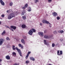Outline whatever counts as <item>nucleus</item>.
Returning a JSON list of instances; mask_svg holds the SVG:
<instances>
[{"label": "nucleus", "instance_id": "1", "mask_svg": "<svg viewBox=\"0 0 65 65\" xmlns=\"http://www.w3.org/2000/svg\"><path fill=\"white\" fill-rule=\"evenodd\" d=\"M19 13L18 12H14L13 13H11L9 15L8 17V19L9 20L11 19V18H13V17H15V16L16 15H17Z\"/></svg>", "mask_w": 65, "mask_h": 65}, {"label": "nucleus", "instance_id": "2", "mask_svg": "<svg viewBox=\"0 0 65 65\" xmlns=\"http://www.w3.org/2000/svg\"><path fill=\"white\" fill-rule=\"evenodd\" d=\"M12 48L13 50H17L20 55L22 56V52L21 51V50L20 49L18 48V47H16L15 48V46L13 45L12 46Z\"/></svg>", "mask_w": 65, "mask_h": 65}, {"label": "nucleus", "instance_id": "3", "mask_svg": "<svg viewBox=\"0 0 65 65\" xmlns=\"http://www.w3.org/2000/svg\"><path fill=\"white\" fill-rule=\"evenodd\" d=\"M53 35H51L48 36V35H45L44 36V38L46 39H49L53 37Z\"/></svg>", "mask_w": 65, "mask_h": 65}, {"label": "nucleus", "instance_id": "4", "mask_svg": "<svg viewBox=\"0 0 65 65\" xmlns=\"http://www.w3.org/2000/svg\"><path fill=\"white\" fill-rule=\"evenodd\" d=\"M4 41V40L3 39H0V45H2L3 42Z\"/></svg>", "mask_w": 65, "mask_h": 65}, {"label": "nucleus", "instance_id": "5", "mask_svg": "<svg viewBox=\"0 0 65 65\" xmlns=\"http://www.w3.org/2000/svg\"><path fill=\"white\" fill-rule=\"evenodd\" d=\"M33 33V31H32L31 29L30 30L29 32V34L30 35H32Z\"/></svg>", "mask_w": 65, "mask_h": 65}, {"label": "nucleus", "instance_id": "6", "mask_svg": "<svg viewBox=\"0 0 65 65\" xmlns=\"http://www.w3.org/2000/svg\"><path fill=\"white\" fill-rule=\"evenodd\" d=\"M42 22L43 23H45V24H48L49 23L48 21H47L46 20H43Z\"/></svg>", "mask_w": 65, "mask_h": 65}, {"label": "nucleus", "instance_id": "7", "mask_svg": "<svg viewBox=\"0 0 65 65\" xmlns=\"http://www.w3.org/2000/svg\"><path fill=\"white\" fill-rule=\"evenodd\" d=\"M0 2L2 5H3V6H4L5 5V3H4V2L3 1V0H0Z\"/></svg>", "mask_w": 65, "mask_h": 65}, {"label": "nucleus", "instance_id": "8", "mask_svg": "<svg viewBox=\"0 0 65 65\" xmlns=\"http://www.w3.org/2000/svg\"><path fill=\"white\" fill-rule=\"evenodd\" d=\"M44 44H45V45H46L48 46H49V44H48V43H46V41L45 40H44Z\"/></svg>", "mask_w": 65, "mask_h": 65}, {"label": "nucleus", "instance_id": "9", "mask_svg": "<svg viewBox=\"0 0 65 65\" xmlns=\"http://www.w3.org/2000/svg\"><path fill=\"white\" fill-rule=\"evenodd\" d=\"M38 34L39 35H40L41 36H43L44 35L43 33L42 32H39L38 33Z\"/></svg>", "mask_w": 65, "mask_h": 65}, {"label": "nucleus", "instance_id": "10", "mask_svg": "<svg viewBox=\"0 0 65 65\" xmlns=\"http://www.w3.org/2000/svg\"><path fill=\"white\" fill-rule=\"evenodd\" d=\"M21 41L23 44H25L26 43V42H25V40H24V39H22L21 40Z\"/></svg>", "mask_w": 65, "mask_h": 65}, {"label": "nucleus", "instance_id": "11", "mask_svg": "<svg viewBox=\"0 0 65 65\" xmlns=\"http://www.w3.org/2000/svg\"><path fill=\"white\" fill-rule=\"evenodd\" d=\"M10 27L12 29H13L14 30H15L17 27L14 26H10Z\"/></svg>", "mask_w": 65, "mask_h": 65}, {"label": "nucleus", "instance_id": "12", "mask_svg": "<svg viewBox=\"0 0 65 65\" xmlns=\"http://www.w3.org/2000/svg\"><path fill=\"white\" fill-rule=\"evenodd\" d=\"M52 14L54 17H56V16L57 15V13L55 12L53 13Z\"/></svg>", "mask_w": 65, "mask_h": 65}, {"label": "nucleus", "instance_id": "13", "mask_svg": "<svg viewBox=\"0 0 65 65\" xmlns=\"http://www.w3.org/2000/svg\"><path fill=\"white\" fill-rule=\"evenodd\" d=\"M6 58L7 60H10V57L9 56H6Z\"/></svg>", "mask_w": 65, "mask_h": 65}, {"label": "nucleus", "instance_id": "14", "mask_svg": "<svg viewBox=\"0 0 65 65\" xmlns=\"http://www.w3.org/2000/svg\"><path fill=\"white\" fill-rule=\"evenodd\" d=\"M19 46V47H20L21 48H24V47L23 45H22L21 44H18Z\"/></svg>", "mask_w": 65, "mask_h": 65}, {"label": "nucleus", "instance_id": "15", "mask_svg": "<svg viewBox=\"0 0 65 65\" xmlns=\"http://www.w3.org/2000/svg\"><path fill=\"white\" fill-rule=\"evenodd\" d=\"M22 28H25L26 27V25L25 24H23L22 25Z\"/></svg>", "mask_w": 65, "mask_h": 65}, {"label": "nucleus", "instance_id": "16", "mask_svg": "<svg viewBox=\"0 0 65 65\" xmlns=\"http://www.w3.org/2000/svg\"><path fill=\"white\" fill-rule=\"evenodd\" d=\"M25 13L26 11H23L22 12V13H21V15H24V14H25Z\"/></svg>", "mask_w": 65, "mask_h": 65}, {"label": "nucleus", "instance_id": "17", "mask_svg": "<svg viewBox=\"0 0 65 65\" xmlns=\"http://www.w3.org/2000/svg\"><path fill=\"white\" fill-rule=\"evenodd\" d=\"M30 59L32 60V61H35V59L33 57H30Z\"/></svg>", "mask_w": 65, "mask_h": 65}, {"label": "nucleus", "instance_id": "18", "mask_svg": "<svg viewBox=\"0 0 65 65\" xmlns=\"http://www.w3.org/2000/svg\"><path fill=\"white\" fill-rule=\"evenodd\" d=\"M12 54L13 55V56H14V57H15L16 56V53L15 52H13L12 53Z\"/></svg>", "mask_w": 65, "mask_h": 65}, {"label": "nucleus", "instance_id": "19", "mask_svg": "<svg viewBox=\"0 0 65 65\" xmlns=\"http://www.w3.org/2000/svg\"><path fill=\"white\" fill-rule=\"evenodd\" d=\"M6 32L5 30H4L3 32L2 33V35H4L5 34Z\"/></svg>", "mask_w": 65, "mask_h": 65}, {"label": "nucleus", "instance_id": "20", "mask_svg": "<svg viewBox=\"0 0 65 65\" xmlns=\"http://www.w3.org/2000/svg\"><path fill=\"white\" fill-rule=\"evenodd\" d=\"M12 5H13V3L12 2H10L9 4V6H12Z\"/></svg>", "mask_w": 65, "mask_h": 65}, {"label": "nucleus", "instance_id": "21", "mask_svg": "<svg viewBox=\"0 0 65 65\" xmlns=\"http://www.w3.org/2000/svg\"><path fill=\"white\" fill-rule=\"evenodd\" d=\"M58 33H64V31L63 30H61V31H58Z\"/></svg>", "mask_w": 65, "mask_h": 65}, {"label": "nucleus", "instance_id": "22", "mask_svg": "<svg viewBox=\"0 0 65 65\" xmlns=\"http://www.w3.org/2000/svg\"><path fill=\"white\" fill-rule=\"evenodd\" d=\"M28 11L29 12L31 11V8L29 7L28 8Z\"/></svg>", "mask_w": 65, "mask_h": 65}, {"label": "nucleus", "instance_id": "23", "mask_svg": "<svg viewBox=\"0 0 65 65\" xmlns=\"http://www.w3.org/2000/svg\"><path fill=\"white\" fill-rule=\"evenodd\" d=\"M22 18L24 20H26V16H23Z\"/></svg>", "mask_w": 65, "mask_h": 65}, {"label": "nucleus", "instance_id": "24", "mask_svg": "<svg viewBox=\"0 0 65 65\" xmlns=\"http://www.w3.org/2000/svg\"><path fill=\"white\" fill-rule=\"evenodd\" d=\"M37 2H39V1H38V0H35V3L36 4Z\"/></svg>", "mask_w": 65, "mask_h": 65}, {"label": "nucleus", "instance_id": "25", "mask_svg": "<svg viewBox=\"0 0 65 65\" xmlns=\"http://www.w3.org/2000/svg\"><path fill=\"white\" fill-rule=\"evenodd\" d=\"M24 7H25V8H27L28 7V4H26L24 6Z\"/></svg>", "mask_w": 65, "mask_h": 65}, {"label": "nucleus", "instance_id": "26", "mask_svg": "<svg viewBox=\"0 0 65 65\" xmlns=\"http://www.w3.org/2000/svg\"><path fill=\"white\" fill-rule=\"evenodd\" d=\"M31 30H32V31H33V32H36V30H35V29H31Z\"/></svg>", "mask_w": 65, "mask_h": 65}, {"label": "nucleus", "instance_id": "27", "mask_svg": "<svg viewBox=\"0 0 65 65\" xmlns=\"http://www.w3.org/2000/svg\"><path fill=\"white\" fill-rule=\"evenodd\" d=\"M53 32L54 34H57V31L56 30L53 31Z\"/></svg>", "mask_w": 65, "mask_h": 65}, {"label": "nucleus", "instance_id": "28", "mask_svg": "<svg viewBox=\"0 0 65 65\" xmlns=\"http://www.w3.org/2000/svg\"><path fill=\"white\" fill-rule=\"evenodd\" d=\"M60 52V51H59V50L58 51H57V55H59V56H60V54H59V53H60V52Z\"/></svg>", "mask_w": 65, "mask_h": 65}, {"label": "nucleus", "instance_id": "29", "mask_svg": "<svg viewBox=\"0 0 65 65\" xmlns=\"http://www.w3.org/2000/svg\"><path fill=\"white\" fill-rule=\"evenodd\" d=\"M28 57H29V54H27V55L26 56V59H27L28 58Z\"/></svg>", "mask_w": 65, "mask_h": 65}, {"label": "nucleus", "instance_id": "30", "mask_svg": "<svg viewBox=\"0 0 65 65\" xmlns=\"http://www.w3.org/2000/svg\"><path fill=\"white\" fill-rule=\"evenodd\" d=\"M6 40H10V39H9V38L8 37H7L6 38Z\"/></svg>", "mask_w": 65, "mask_h": 65}, {"label": "nucleus", "instance_id": "31", "mask_svg": "<svg viewBox=\"0 0 65 65\" xmlns=\"http://www.w3.org/2000/svg\"><path fill=\"white\" fill-rule=\"evenodd\" d=\"M55 44L54 43H53L52 44V47H54L55 46Z\"/></svg>", "mask_w": 65, "mask_h": 65}, {"label": "nucleus", "instance_id": "32", "mask_svg": "<svg viewBox=\"0 0 65 65\" xmlns=\"http://www.w3.org/2000/svg\"><path fill=\"white\" fill-rule=\"evenodd\" d=\"M29 63V61L28 60H27L26 61V64H28V63Z\"/></svg>", "mask_w": 65, "mask_h": 65}, {"label": "nucleus", "instance_id": "33", "mask_svg": "<svg viewBox=\"0 0 65 65\" xmlns=\"http://www.w3.org/2000/svg\"><path fill=\"white\" fill-rule=\"evenodd\" d=\"M5 16V15L4 14H2L1 15V17L2 18H4Z\"/></svg>", "mask_w": 65, "mask_h": 65}, {"label": "nucleus", "instance_id": "34", "mask_svg": "<svg viewBox=\"0 0 65 65\" xmlns=\"http://www.w3.org/2000/svg\"><path fill=\"white\" fill-rule=\"evenodd\" d=\"M59 54H60V55L62 54V51H60Z\"/></svg>", "mask_w": 65, "mask_h": 65}, {"label": "nucleus", "instance_id": "35", "mask_svg": "<svg viewBox=\"0 0 65 65\" xmlns=\"http://www.w3.org/2000/svg\"><path fill=\"white\" fill-rule=\"evenodd\" d=\"M5 27H7V28H9V29H10V28L9 27V26H8L6 25L5 26Z\"/></svg>", "mask_w": 65, "mask_h": 65}, {"label": "nucleus", "instance_id": "36", "mask_svg": "<svg viewBox=\"0 0 65 65\" xmlns=\"http://www.w3.org/2000/svg\"><path fill=\"white\" fill-rule=\"evenodd\" d=\"M46 32H47V30H44V33H46Z\"/></svg>", "mask_w": 65, "mask_h": 65}, {"label": "nucleus", "instance_id": "37", "mask_svg": "<svg viewBox=\"0 0 65 65\" xmlns=\"http://www.w3.org/2000/svg\"><path fill=\"white\" fill-rule=\"evenodd\" d=\"M25 8H25V6H24V7H22V9H25Z\"/></svg>", "mask_w": 65, "mask_h": 65}, {"label": "nucleus", "instance_id": "38", "mask_svg": "<svg viewBox=\"0 0 65 65\" xmlns=\"http://www.w3.org/2000/svg\"><path fill=\"white\" fill-rule=\"evenodd\" d=\"M57 20L60 19V17H57Z\"/></svg>", "mask_w": 65, "mask_h": 65}, {"label": "nucleus", "instance_id": "39", "mask_svg": "<svg viewBox=\"0 0 65 65\" xmlns=\"http://www.w3.org/2000/svg\"><path fill=\"white\" fill-rule=\"evenodd\" d=\"M31 53V52H28V54H28V55H29V54H30Z\"/></svg>", "mask_w": 65, "mask_h": 65}, {"label": "nucleus", "instance_id": "40", "mask_svg": "<svg viewBox=\"0 0 65 65\" xmlns=\"http://www.w3.org/2000/svg\"><path fill=\"white\" fill-rule=\"evenodd\" d=\"M48 2H51L52 1V0H48Z\"/></svg>", "mask_w": 65, "mask_h": 65}, {"label": "nucleus", "instance_id": "41", "mask_svg": "<svg viewBox=\"0 0 65 65\" xmlns=\"http://www.w3.org/2000/svg\"><path fill=\"white\" fill-rule=\"evenodd\" d=\"M9 10H7V12H8V11H9V12H10V11H9Z\"/></svg>", "mask_w": 65, "mask_h": 65}, {"label": "nucleus", "instance_id": "42", "mask_svg": "<svg viewBox=\"0 0 65 65\" xmlns=\"http://www.w3.org/2000/svg\"><path fill=\"white\" fill-rule=\"evenodd\" d=\"M10 30H11V31H13V29H11L10 28Z\"/></svg>", "mask_w": 65, "mask_h": 65}, {"label": "nucleus", "instance_id": "43", "mask_svg": "<svg viewBox=\"0 0 65 65\" xmlns=\"http://www.w3.org/2000/svg\"><path fill=\"white\" fill-rule=\"evenodd\" d=\"M2 59H0V62H2Z\"/></svg>", "mask_w": 65, "mask_h": 65}, {"label": "nucleus", "instance_id": "44", "mask_svg": "<svg viewBox=\"0 0 65 65\" xmlns=\"http://www.w3.org/2000/svg\"><path fill=\"white\" fill-rule=\"evenodd\" d=\"M49 27H50V28H51V27H52V25H49Z\"/></svg>", "mask_w": 65, "mask_h": 65}, {"label": "nucleus", "instance_id": "45", "mask_svg": "<svg viewBox=\"0 0 65 65\" xmlns=\"http://www.w3.org/2000/svg\"><path fill=\"white\" fill-rule=\"evenodd\" d=\"M48 24H49V25H52V24H51L50 23H49Z\"/></svg>", "mask_w": 65, "mask_h": 65}, {"label": "nucleus", "instance_id": "46", "mask_svg": "<svg viewBox=\"0 0 65 65\" xmlns=\"http://www.w3.org/2000/svg\"><path fill=\"white\" fill-rule=\"evenodd\" d=\"M24 39H26V38H27L26 37H24Z\"/></svg>", "mask_w": 65, "mask_h": 65}, {"label": "nucleus", "instance_id": "47", "mask_svg": "<svg viewBox=\"0 0 65 65\" xmlns=\"http://www.w3.org/2000/svg\"><path fill=\"white\" fill-rule=\"evenodd\" d=\"M58 45V44H56V45H55L56 46H57V45Z\"/></svg>", "mask_w": 65, "mask_h": 65}, {"label": "nucleus", "instance_id": "48", "mask_svg": "<svg viewBox=\"0 0 65 65\" xmlns=\"http://www.w3.org/2000/svg\"><path fill=\"white\" fill-rule=\"evenodd\" d=\"M40 25H41H41H42V23H40Z\"/></svg>", "mask_w": 65, "mask_h": 65}, {"label": "nucleus", "instance_id": "49", "mask_svg": "<svg viewBox=\"0 0 65 65\" xmlns=\"http://www.w3.org/2000/svg\"><path fill=\"white\" fill-rule=\"evenodd\" d=\"M1 22L0 21V25H1Z\"/></svg>", "mask_w": 65, "mask_h": 65}, {"label": "nucleus", "instance_id": "50", "mask_svg": "<svg viewBox=\"0 0 65 65\" xmlns=\"http://www.w3.org/2000/svg\"><path fill=\"white\" fill-rule=\"evenodd\" d=\"M0 64L1 65H2V64L1 63H0Z\"/></svg>", "mask_w": 65, "mask_h": 65}]
</instances>
